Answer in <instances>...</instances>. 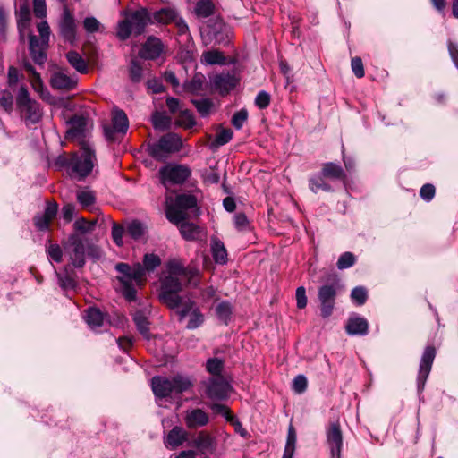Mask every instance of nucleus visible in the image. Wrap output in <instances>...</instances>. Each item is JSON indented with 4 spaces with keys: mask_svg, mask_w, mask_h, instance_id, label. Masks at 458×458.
Instances as JSON below:
<instances>
[{
    "mask_svg": "<svg viewBox=\"0 0 458 458\" xmlns=\"http://www.w3.org/2000/svg\"><path fill=\"white\" fill-rule=\"evenodd\" d=\"M160 265L161 259L154 253H146L142 264L135 263L130 266L120 262L115 265V270L119 273L117 280L121 284L122 293L126 301H136L137 287H142L147 280V273L153 272Z\"/></svg>",
    "mask_w": 458,
    "mask_h": 458,
    "instance_id": "nucleus-1",
    "label": "nucleus"
},
{
    "mask_svg": "<svg viewBox=\"0 0 458 458\" xmlns=\"http://www.w3.org/2000/svg\"><path fill=\"white\" fill-rule=\"evenodd\" d=\"M95 160V151L83 143L80 151L58 156L55 165L60 169H66L71 178L82 181L92 172Z\"/></svg>",
    "mask_w": 458,
    "mask_h": 458,
    "instance_id": "nucleus-2",
    "label": "nucleus"
},
{
    "mask_svg": "<svg viewBox=\"0 0 458 458\" xmlns=\"http://www.w3.org/2000/svg\"><path fill=\"white\" fill-rule=\"evenodd\" d=\"M152 21L151 13L147 8L140 7L128 13L125 19L118 22L116 36L123 41L128 39L132 33L140 36Z\"/></svg>",
    "mask_w": 458,
    "mask_h": 458,
    "instance_id": "nucleus-3",
    "label": "nucleus"
},
{
    "mask_svg": "<svg viewBox=\"0 0 458 458\" xmlns=\"http://www.w3.org/2000/svg\"><path fill=\"white\" fill-rule=\"evenodd\" d=\"M322 284L318 290V298L320 303V315L327 318L333 313L335 299L341 291L342 285L335 273H328L321 279Z\"/></svg>",
    "mask_w": 458,
    "mask_h": 458,
    "instance_id": "nucleus-4",
    "label": "nucleus"
},
{
    "mask_svg": "<svg viewBox=\"0 0 458 458\" xmlns=\"http://www.w3.org/2000/svg\"><path fill=\"white\" fill-rule=\"evenodd\" d=\"M192 386L191 381L184 376L176 375L172 378L156 376L151 379V387L157 398L179 395Z\"/></svg>",
    "mask_w": 458,
    "mask_h": 458,
    "instance_id": "nucleus-5",
    "label": "nucleus"
},
{
    "mask_svg": "<svg viewBox=\"0 0 458 458\" xmlns=\"http://www.w3.org/2000/svg\"><path fill=\"white\" fill-rule=\"evenodd\" d=\"M16 106L27 126L39 123L42 118L40 105L30 97L25 86H21L16 95Z\"/></svg>",
    "mask_w": 458,
    "mask_h": 458,
    "instance_id": "nucleus-6",
    "label": "nucleus"
},
{
    "mask_svg": "<svg viewBox=\"0 0 458 458\" xmlns=\"http://www.w3.org/2000/svg\"><path fill=\"white\" fill-rule=\"evenodd\" d=\"M182 148V140L181 136L174 132H168L157 142L149 144L148 151L155 160L164 162L171 154L179 152Z\"/></svg>",
    "mask_w": 458,
    "mask_h": 458,
    "instance_id": "nucleus-7",
    "label": "nucleus"
},
{
    "mask_svg": "<svg viewBox=\"0 0 458 458\" xmlns=\"http://www.w3.org/2000/svg\"><path fill=\"white\" fill-rule=\"evenodd\" d=\"M182 289V284L180 278L173 276H165L161 280L159 292V300L169 309L175 310L182 303V296L179 295Z\"/></svg>",
    "mask_w": 458,
    "mask_h": 458,
    "instance_id": "nucleus-8",
    "label": "nucleus"
},
{
    "mask_svg": "<svg viewBox=\"0 0 458 458\" xmlns=\"http://www.w3.org/2000/svg\"><path fill=\"white\" fill-rule=\"evenodd\" d=\"M201 37L205 44H226L228 42L227 27L221 19H211L203 30Z\"/></svg>",
    "mask_w": 458,
    "mask_h": 458,
    "instance_id": "nucleus-9",
    "label": "nucleus"
},
{
    "mask_svg": "<svg viewBox=\"0 0 458 458\" xmlns=\"http://www.w3.org/2000/svg\"><path fill=\"white\" fill-rule=\"evenodd\" d=\"M129 121L123 110L115 109L112 113L111 126H105L104 132L107 140H119L127 131Z\"/></svg>",
    "mask_w": 458,
    "mask_h": 458,
    "instance_id": "nucleus-10",
    "label": "nucleus"
},
{
    "mask_svg": "<svg viewBox=\"0 0 458 458\" xmlns=\"http://www.w3.org/2000/svg\"><path fill=\"white\" fill-rule=\"evenodd\" d=\"M64 249L69 256L72 267H82L85 265V246L82 239L77 234H71L64 243Z\"/></svg>",
    "mask_w": 458,
    "mask_h": 458,
    "instance_id": "nucleus-11",
    "label": "nucleus"
},
{
    "mask_svg": "<svg viewBox=\"0 0 458 458\" xmlns=\"http://www.w3.org/2000/svg\"><path fill=\"white\" fill-rule=\"evenodd\" d=\"M203 384L208 398L216 401H224L228 398L231 386L224 377H211Z\"/></svg>",
    "mask_w": 458,
    "mask_h": 458,
    "instance_id": "nucleus-12",
    "label": "nucleus"
},
{
    "mask_svg": "<svg viewBox=\"0 0 458 458\" xmlns=\"http://www.w3.org/2000/svg\"><path fill=\"white\" fill-rule=\"evenodd\" d=\"M437 354L436 348L433 345H428L422 353L420 368L417 376V390L421 394L424 390L427 379L432 369V365Z\"/></svg>",
    "mask_w": 458,
    "mask_h": 458,
    "instance_id": "nucleus-13",
    "label": "nucleus"
},
{
    "mask_svg": "<svg viewBox=\"0 0 458 458\" xmlns=\"http://www.w3.org/2000/svg\"><path fill=\"white\" fill-rule=\"evenodd\" d=\"M163 183L182 184L191 176V169L183 165H167L159 170Z\"/></svg>",
    "mask_w": 458,
    "mask_h": 458,
    "instance_id": "nucleus-14",
    "label": "nucleus"
},
{
    "mask_svg": "<svg viewBox=\"0 0 458 458\" xmlns=\"http://www.w3.org/2000/svg\"><path fill=\"white\" fill-rule=\"evenodd\" d=\"M326 437L330 448L331 458H341L343 432L338 420L329 421L326 429Z\"/></svg>",
    "mask_w": 458,
    "mask_h": 458,
    "instance_id": "nucleus-15",
    "label": "nucleus"
},
{
    "mask_svg": "<svg viewBox=\"0 0 458 458\" xmlns=\"http://www.w3.org/2000/svg\"><path fill=\"white\" fill-rule=\"evenodd\" d=\"M58 27L63 39L71 45H74L77 40V25L73 14L67 7L64 8Z\"/></svg>",
    "mask_w": 458,
    "mask_h": 458,
    "instance_id": "nucleus-16",
    "label": "nucleus"
},
{
    "mask_svg": "<svg viewBox=\"0 0 458 458\" xmlns=\"http://www.w3.org/2000/svg\"><path fill=\"white\" fill-rule=\"evenodd\" d=\"M58 211V205L55 201L47 202L43 214H37L33 217L35 227L38 231H47L51 222L56 216Z\"/></svg>",
    "mask_w": 458,
    "mask_h": 458,
    "instance_id": "nucleus-17",
    "label": "nucleus"
},
{
    "mask_svg": "<svg viewBox=\"0 0 458 458\" xmlns=\"http://www.w3.org/2000/svg\"><path fill=\"white\" fill-rule=\"evenodd\" d=\"M164 50V45L160 38L150 36L142 45L139 51V56L145 60H155L158 58Z\"/></svg>",
    "mask_w": 458,
    "mask_h": 458,
    "instance_id": "nucleus-18",
    "label": "nucleus"
},
{
    "mask_svg": "<svg viewBox=\"0 0 458 458\" xmlns=\"http://www.w3.org/2000/svg\"><path fill=\"white\" fill-rule=\"evenodd\" d=\"M56 277L58 285L65 292L75 291L78 287L77 273L70 265L65 266L64 269L56 272Z\"/></svg>",
    "mask_w": 458,
    "mask_h": 458,
    "instance_id": "nucleus-19",
    "label": "nucleus"
},
{
    "mask_svg": "<svg viewBox=\"0 0 458 458\" xmlns=\"http://www.w3.org/2000/svg\"><path fill=\"white\" fill-rule=\"evenodd\" d=\"M192 445L202 454H212L216 449V439L207 431H199L192 441Z\"/></svg>",
    "mask_w": 458,
    "mask_h": 458,
    "instance_id": "nucleus-20",
    "label": "nucleus"
},
{
    "mask_svg": "<svg viewBox=\"0 0 458 458\" xmlns=\"http://www.w3.org/2000/svg\"><path fill=\"white\" fill-rule=\"evenodd\" d=\"M166 276H173L174 278H187L191 279L199 273L198 269L194 267H185L180 260L173 259L167 263Z\"/></svg>",
    "mask_w": 458,
    "mask_h": 458,
    "instance_id": "nucleus-21",
    "label": "nucleus"
},
{
    "mask_svg": "<svg viewBox=\"0 0 458 458\" xmlns=\"http://www.w3.org/2000/svg\"><path fill=\"white\" fill-rule=\"evenodd\" d=\"M184 421L189 429H196L205 427L209 422V417L202 409L194 408L185 412Z\"/></svg>",
    "mask_w": 458,
    "mask_h": 458,
    "instance_id": "nucleus-22",
    "label": "nucleus"
},
{
    "mask_svg": "<svg viewBox=\"0 0 458 458\" xmlns=\"http://www.w3.org/2000/svg\"><path fill=\"white\" fill-rule=\"evenodd\" d=\"M29 50L30 56L35 64L43 65L47 60L46 48L47 46H43L37 36L30 34Z\"/></svg>",
    "mask_w": 458,
    "mask_h": 458,
    "instance_id": "nucleus-23",
    "label": "nucleus"
},
{
    "mask_svg": "<svg viewBox=\"0 0 458 458\" xmlns=\"http://www.w3.org/2000/svg\"><path fill=\"white\" fill-rule=\"evenodd\" d=\"M212 83L219 93L224 96L235 88L237 81L234 76L230 73H220L214 77Z\"/></svg>",
    "mask_w": 458,
    "mask_h": 458,
    "instance_id": "nucleus-24",
    "label": "nucleus"
},
{
    "mask_svg": "<svg viewBox=\"0 0 458 458\" xmlns=\"http://www.w3.org/2000/svg\"><path fill=\"white\" fill-rule=\"evenodd\" d=\"M187 432L179 426L174 427L165 438V445L171 449H176L187 440Z\"/></svg>",
    "mask_w": 458,
    "mask_h": 458,
    "instance_id": "nucleus-25",
    "label": "nucleus"
},
{
    "mask_svg": "<svg viewBox=\"0 0 458 458\" xmlns=\"http://www.w3.org/2000/svg\"><path fill=\"white\" fill-rule=\"evenodd\" d=\"M50 84L54 89L68 91L76 87L77 80L62 72H57L52 75Z\"/></svg>",
    "mask_w": 458,
    "mask_h": 458,
    "instance_id": "nucleus-26",
    "label": "nucleus"
},
{
    "mask_svg": "<svg viewBox=\"0 0 458 458\" xmlns=\"http://www.w3.org/2000/svg\"><path fill=\"white\" fill-rule=\"evenodd\" d=\"M368 329L369 323L367 319L357 315L350 317L345 326L347 334L351 335H365L368 334Z\"/></svg>",
    "mask_w": 458,
    "mask_h": 458,
    "instance_id": "nucleus-27",
    "label": "nucleus"
},
{
    "mask_svg": "<svg viewBox=\"0 0 458 458\" xmlns=\"http://www.w3.org/2000/svg\"><path fill=\"white\" fill-rule=\"evenodd\" d=\"M320 173L323 177L332 180H339L343 182H345L347 179V175L344 168L334 162L323 164Z\"/></svg>",
    "mask_w": 458,
    "mask_h": 458,
    "instance_id": "nucleus-28",
    "label": "nucleus"
},
{
    "mask_svg": "<svg viewBox=\"0 0 458 458\" xmlns=\"http://www.w3.org/2000/svg\"><path fill=\"white\" fill-rule=\"evenodd\" d=\"M152 24H170L176 21L178 13L171 7L161 8L151 13Z\"/></svg>",
    "mask_w": 458,
    "mask_h": 458,
    "instance_id": "nucleus-29",
    "label": "nucleus"
},
{
    "mask_svg": "<svg viewBox=\"0 0 458 458\" xmlns=\"http://www.w3.org/2000/svg\"><path fill=\"white\" fill-rule=\"evenodd\" d=\"M211 253L216 264L225 265L228 260V254L224 242L217 239H211Z\"/></svg>",
    "mask_w": 458,
    "mask_h": 458,
    "instance_id": "nucleus-30",
    "label": "nucleus"
},
{
    "mask_svg": "<svg viewBox=\"0 0 458 458\" xmlns=\"http://www.w3.org/2000/svg\"><path fill=\"white\" fill-rule=\"evenodd\" d=\"M84 319L92 329L100 327L105 319V314L98 308L89 307L84 311Z\"/></svg>",
    "mask_w": 458,
    "mask_h": 458,
    "instance_id": "nucleus-31",
    "label": "nucleus"
},
{
    "mask_svg": "<svg viewBox=\"0 0 458 458\" xmlns=\"http://www.w3.org/2000/svg\"><path fill=\"white\" fill-rule=\"evenodd\" d=\"M133 322L140 334L146 339H149V321L143 310H137L133 314Z\"/></svg>",
    "mask_w": 458,
    "mask_h": 458,
    "instance_id": "nucleus-32",
    "label": "nucleus"
},
{
    "mask_svg": "<svg viewBox=\"0 0 458 458\" xmlns=\"http://www.w3.org/2000/svg\"><path fill=\"white\" fill-rule=\"evenodd\" d=\"M147 233V226L140 220L134 219L126 225V233L134 241L141 240Z\"/></svg>",
    "mask_w": 458,
    "mask_h": 458,
    "instance_id": "nucleus-33",
    "label": "nucleus"
},
{
    "mask_svg": "<svg viewBox=\"0 0 458 458\" xmlns=\"http://www.w3.org/2000/svg\"><path fill=\"white\" fill-rule=\"evenodd\" d=\"M325 178L326 177H323L321 174L319 175L311 176L309 179L310 190L314 193H318V191H323L326 192L334 191L333 187L326 182Z\"/></svg>",
    "mask_w": 458,
    "mask_h": 458,
    "instance_id": "nucleus-34",
    "label": "nucleus"
},
{
    "mask_svg": "<svg viewBox=\"0 0 458 458\" xmlns=\"http://www.w3.org/2000/svg\"><path fill=\"white\" fill-rule=\"evenodd\" d=\"M69 64L79 72H88V64L86 60L76 51H69L66 54Z\"/></svg>",
    "mask_w": 458,
    "mask_h": 458,
    "instance_id": "nucleus-35",
    "label": "nucleus"
},
{
    "mask_svg": "<svg viewBox=\"0 0 458 458\" xmlns=\"http://www.w3.org/2000/svg\"><path fill=\"white\" fill-rule=\"evenodd\" d=\"M71 128L66 132L67 138L77 137L83 133L86 126L85 118L79 115H74L70 119Z\"/></svg>",
    "mask_w": 458,
    "mask_h": 458,
    "instance_id": "nucleus-36",
    "label": "nucleus"
},
{
    "mask_svg": "<svg viewBox=\"0 0 458 458\" xmlns=\"http://www.w3.org/2000/svg\"><path fill=\"white\" fill-rule=\"evenodd\" d=\"M205 81V76L200 72H197L194 74L191 81H187L184 82L183 87L185 91L196 94L203 89Z\"/></svg>",
    "mask_w": 458,
    "mask_h": 458,
    "instance_id": "nucleus-37",
    "label": "nucleus"
},
{
    "mask_svg": "<svg viewBox=\"0 0 458 458\" xmlns=\"http://www.w3.org/2000/svg\"><path fill=\"white\" fill-rule=\"evenodd\" d=\"M180 233L187 241L197 240L200 234V228L193 223L184 222L180 225Z\"/></svg>",
    "mask_w": 458,
    "mask_h": 458,
    "instance_id": "nucleus-38",
    "label": "nucleus"
},
{
    "mask_svg": "<svg viewBox=\"0 0 458 458\" xmlns=\"http://www.w3.org/2000/svg\"><path fill=\"white\" fill-rule=\"evenodd\" d=\"M174 205L185 212V210L191 209L197 206V199L192 194H178L175 197Z\"/></svg>",
    "mask_w": 458,
    "mask_h": 458,
    "instance_id": "nucleus-39",
    "label": "nucleus"
},
{
    "mask_svg": "<svg viewBox=\"0 0 458 458\" xmlns=\"http://www.w3.org/2000/svg\"><path fill=\"white\" fill-rule=\"evenodd\" d=\"M17 15V26L21 32L23 30L27 29L30 26V10L27 4H21L19 7Z\"/></svg>",
    "mask_w": 458,
    "mask_h": 458,
    "instance_id": "nucleus-40",
    "label": "nucleus"
},
{
    "mask_svg": "<svg viewBox=\"0 0 458 458\" xmlns=\"http://www.w3.org/2000/svg\"><path fill=\"white\" fill-rule=\"evenodd\" d=\"M214 12L215 5L211 0H199L195 5V13L198 17H209Z\"/></svg>",
    "mask_w": 458,
    "mask_h": 458,
    "instance_id": "nucleus-41",
    "label": "nucleus"
},
{
    "mask_svg": "<svg viewBox=\"0 0 458 458\" xmlns=\"http://www.w3.org/2000/svg\"><path fill=\"white\" fill-rule=\"evenodd\" d=\"M165 216L174 225L184 223L186 219V213L174 204L167 207Z\"/></svg>",
    "mask_w": 458,
    "mask_h": 458,
    "instance_id": "nucleus-42",
    "label": "nucleus"
},
{
    "mask_svg": "<svg viewBox=\"0 0 458 458\" xmlns=\"http://www.w3.org/2000/svg\"><path fill=\"white\" fill-rule=\"evenodd\" d=\"M191 102L201 117L208 116L214 107L213 101L207 98L192 99Z\"/></svg>",
    "mask_w": 458,
    "mask_h": 458,
    "instance_id": "nucleus-43",
    "label": "nucleus"
},
{
    "mask_svg": "<svg viewBox=\"0 0 458 458\" xmlns=\"http://www.w3.org/2000/svg\"><path fill=\"white\" fill-rule=\"evenodd\" d=\"M201 61L207 64H224L225 56L219 50H208L203 53Z\"/></svg>",
    "mask_w": 458,
    "mask_h": 458,
    "instance_id": "nucleus-44",
    "label": "nucleus"
},
{
    "mask_svg": "<svg viewBox=\"0 0 458 458\" xmlns=\"http://www.w3.org/2000/svg\"><path fill=\"white\" fill-rule=\"evenodd\" d=\"M225 362L218 358H209L206 361V369L212 377H223Z\"/></svg>",
    "mask_w": 458,
    "mask_h": 458,
    "instance_id": "nucleus-45",
    "label": "nucleus"
},
{
    "mask_svg": "<svg viewBox=\"0 0 458 458\" xmlns=\"http://www.w3.org/2000/svg\"><path fill=\"white\" fill-rule=\"evenodd\" d=\"M232 310L231 303L227 301H223L216 307V313L217 318L227 325L231 319Z\"/></svg>",
    "mask_w": 458,
    "mask_h": 458,
    "instance_id": "nucleus-46",
    "label": "nucleus"
},
{
    "mask_svg": "<svg viewBox=\"0 0 458 458\" xmlns=\"http://www.w3.org/2000/svg\"><path fill=\"white\" fill-rule=\"evenodd\" d=\"M129 77L134 83L140 82L143 78V68L136 58H132L130 62Z\"/></svg>",
    "mask_w": 458,
    "mask_h": 458,
    "instance_id": "nucleus-47",
    "label": "nucleus"
},
{
    "mask_svg": "<svg viewBox=\"0 0 458 458\" xmlns=\"http://www.w3.org/2000/svg\"><path fill=\"white\" fill-rule=\"evenodd\" d=\"M195 308L197 307L194 301L182 297L181 305L179 308H175L177 310L179 320L182 321L186 316L190 315Z\"/></svg>",
    "mask_w": 458,
    "mask_h": 458,
    "instance_id": "nucleus-48",
    "label": "nucleus"
},
{
    "mask_svg": "<svg viewBox=\"0 0 458 458\" xmlns=\"http://www.w3.org/2000/svg\"><path fill=\"white\" fill-rule=\"evenodd\" d=\"M152 123L156 129L166 130L170 127L171 118L163 113L156 112L152 115Z\"/></svg>",
    "mask_w": 458,
    "mask_h": 458,
    "instance_id": "nucleus-49",
    "label": "nucleus"
},
{
    "mask_svg": "<svg viewBox=\"0 0 458 458\" xmlns=\"http://www.w3.org/2000/svg\"><path fill=\"white\" fill-rule=\"evenodd\" d=\"M189 316L190 318L186 326L188 329H196L204 323V315L199 308H195Z\"/></svg>",
    "mask_w": 458,
    "mask_h": 458,
    "instance_id": "nucleus-50",
    "label": "nucleus"
},
{
    "mask_svg": "<svg viewBox=\"0 0 458 458\" xmlns=\"http://www.w3.org/2000/svg\"><path fill=\"white\" fill-rule=\"evenodd\" d=\"M355 262V255L350 251H346L340 255L336 262V266L338 269L343 270L352 267Z\"/></svg>",
    "mask_w": 458,
    "mask_h": 458,
    "instance_id": "nucleus-51",
    "label": "nucleus"
},
{
    "mask_svg": "<svg viewBox=\"0 0 458 458\" xmlns=\"http://www.w3.org/2000/svg\"><path fill=\"white\" fill-rule=\"evenodd\" d=\"M178 123L187 129H191L195 126L196 122L191 111L188 109L181 110L178 118Z\"/></svg>",
    "mask_w": 458,
    "mask_h": 458,
    "instance_id": "nucleus-52",
    "label": "nucleus"
},
{
    "mask_svg": "<svg viewBox=\"0 0 458 458\" xmlns=\"http://www.w3.org/2000/svg\"><path fill=\"white\" fill-rule=\"evenodd\" d=\"M77 200L82 208H89L95 203L96 197L92 191H81L77 192Z\"/></svg>",
    "mask_w": 458,
    "mask_h": 458,
    "instance_id": "nucleus-53",
    "label": "nucleus"
},
{
    "mask_svg": "<svg viewBox=\"0 0 458 458\" xmlns=\"http://www.w3.org/2000/svg\"><path fill=\"white\" fill-rule=\"evenodd\" d=\"M351 298L357 305H363L368 299L367 290L362 286H357L352 289Z\"/></svg>",
    "mask_w": 458,
    "mask_h": 458,
    "instance_id": "nucleus-54",
    "label": "nucleus"
},
{
    "mask_svg": "<svg viewBox=\"0 0 458 458\" xmlns=\"http://www.w3.org/2000/svg\"><path fill=\"white\" fill-rule=\"evenodd\" d=\"M96 225V221L89 222L85 218H79L73 224V228L76 232L86 233L91 232Z\"/></svg>",
    "mask_w": 458,
    "mask_h": 458,
    "instance_id": "nucleus-55",
    "label": "nucleus"
},
{
    "mask_svg": "<svg viewBox=\"0 0 458 458\" xmlns=\"http://www.w3.org/2000/svg\"><path fill=\"white\" fill-rule=\"evenodd\" d=\"M124 233H126V226L123 227V225H121L117 223H113L112 238H113L114 243L119 247L123 245V237Z\"/></svg>",
    "mask_w": 458,
    "mask_h": 458,
    "instance_id": "nucleus-56",
    "label": "nucleus"
},
{
    "mask_svg": "<svg viewBox=\"0 0 458 458\" xmlns=\"http://www.w3.org/2000/svg\"><path fill=\"white\" fill-rule=\"evenodd\" d=\"M38 31L40 35L39 42L42 43L43 46H48L49 36H50V27L46 21H42L37 25Z\"/></svg>",
    "mask_w": 458,
    "mask_h": 458,
    "instance_id": "nucleus-57",
    "label": "nucleus"
},
{
    "mask_svg": "<svg viewBox=\"0 0 458 458\" xmlns=\"http://www.w3.org/2000/svg\"><path fill=\"white\" fill-rule=\"evenodd\" d=\"M248 119V111L244 108L241 109L240 111L236 112L233 117H232V125L236 130H241L244 124V123Z\"/></svg>",
    "mask_w": 458,
    "mask_h": 458,
    "instance_id": "nucleus-58",
    "label": "nucleus"
},
{
    "mask_svg": "<svg viewBox=\"0 0 458 458\" xmlns=\"http://www.w3.org/2000/svg\"><path fill=\"white\" fill-rule=\"evenodd\" d=\"M47 253L53 261L60 263L63 260V250L56 243H50L47 248Z\"/></svg>",
    "mask_w": 458,
    "mask_h": 458,
    "instance_id": "nucleus-59",
    "label": "nucleus"
},
{
    "mask_svg": "<svg viewBox=\"0 0 458 458\" xmlns=\"http://www.w3.org/2000/svg\"><path fill=\"white\" fill-rule=\"evenodd\" d=\"M233 138V131L231 129H223L217 132L214 144L216 146H224L227 144Z\"/></svg>",
    "mask_w": 458,
    "mask_h": 458,
    "instance_id": "nucleus-60",
    "label": "nucleus"
},
{
    "mask_svg": "<svg viewBox=\"0 0 458 458\" xmlns=\"http://www.w3.org/2000/svg\"><path fill=\"white\" fill-rule=\"evenodd\" d=\"M308 381L305 376L298 375L293 381V390L297 394H302L306 391Z\"/></svg>",
    "mask_w": 458,
    "mask_h": 458,
    "instance_id": "nucleus-61",
    "label": "nucleus"
},
{
    "mask_svg": "<svg viewBox=\"0 0 458 458\" xmlns=\"http://www.w3.org/2000/svg\"><path fill=\"white\" fill-rule=\"evenodd\" d=\"M270 101H271L270 95L267 91L261 90L256 96L255 105L259 109H265L270 105Z\"/></svg>",
    "mask_w": 458,
    "mask_h": 458,
    "instance_id": "nucleus-62",
    "label": "nucleus"
},
{
    "mask_svg": "<svg viewBox=\"0 0 458 458\" xmlns=\"http://www.w3.org/2000/svg\"><path fill=\"white\" fill-rule=\"evenodd\" d=\"M234 226L239 231H245L250 228V221L244 213H237L234 216Z\"/></svg>",
    "mask_w": 458,
    "mask_h": 458,
    "instance_id": "nucleus-63",
    "label": "nucleus"
},
{
    "mask_svg": "<svg viewBox=\"0 0 458 458\" xmlns=\"http://www.w3.org/2000/svg\"><path fill=\"white\" fill-rule=\"evenodd\" d=\"M447 49L454 66L458 70V44L452 40H448Z\"/></svg>",
    "mask_w": 458,
    "mask_h": 458,
    "instance_id": "nucleus-64",
    "label": "nucleus"
}]
</instances>
